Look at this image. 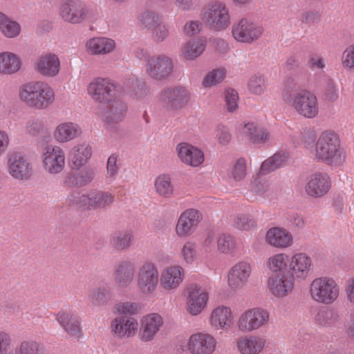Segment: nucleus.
Listing matches in <instances>:
<instances>
[{
  "instance_id": "43",
  "label": "nucleus",
  "mask_w": 354,
  "mask_h": 354,
  "mask_svg": "<svg viewBox=\"0 0 354 354\" xmlns=\"http://www.w3.org/2000/svg\"><path fill=\"white\" fill-rule=\"evenodd\" d=\"M0 32L6 38H15L21 32L19 24L0 12Z\"/></svg>"
},
{
  "instance_id": "20",
  "label": "nucleus",
  "mask_w": 354,
  "mask_h": 354,
  "mask_svg": "<svg viewBox=\"0 0 354 354\" xmlns=\"http://www.w3.org/2000/svg\"><path fill=\"white\" fill-rule=\"evenodd\" d=\"M164 325L162 315L150 313L142 317L138 328L139 339L143 342H149L155 339Z\"/></svg>"
},
{
  "instance_id": "59",
  "label": "nucleus",
  "mask_w": 354,
  "mask_h": 354,
  "mask_svg": "<svg viewBox=\"0 0 354 354\" xmlns=\"http://www.w3.org/2000/svg\"><path fill=\"white\" fill-rule=\"evenodd\" d=\"M118 159V156L115 153L111 154L107 160L106 163V178L110 180V181H113L115 180L119 167L117 165Z\"/></svg>"
},
{
  "instance_id": "41",
  "label": "nucleus",
  "mask_w": 354,
  "mask_h": 354,
  "mask_svg": "<svg viewBox=\"0 0 354 354\" xmlns=\"http://www.w3.org/2000/svg\"><path fill=\"white\" fill-rule=\"evenodd\" d=\"M206 48V41L203 38L192 39L186 42L181 49V56L187 60L200 57Z\"/></svg>"
},
{
  "instance_id": "42",
  "label": "nucleus",
  "mask_w": 354,
  "mask_h": 354,
  "mask_svg": "<svg viewBox=\"0 0 354 354\" xmlns=\"http://www.w3.org/2000/svg\"><path fill=\"white\" fill-rule=\"evenodd\" d=\"M290 256L285 252H278L270 256L266 262L268 270L272 272V274H281L287 271L289 266Z\"/></svg>"
},
{
  "instance_id": "57",
  "label": "nucleus",
  "mask_w": 354,
  "mask_h": 354,
  "mask_svg": "<svg viewBox=\"0 0 354 354\" xmlns=\"http://www.w3.org/2000/svg\"><path fill=\"white\" fill-rule=\"evenodd\" d=\"M115 310L119 316L133 315L138 312L139 308L138 304L135 302H120L115 305Z\"/></svg>"
},
{
  "instance_id": "48",
  "label": "nucleus",
  "mask_w": 354,
  "mask_h": 354,
  "mask_svg": "<svg viewBox=\"0 0 354 354\" xmlns=\"http://www.w3.org/2000/svg\"><path fill=\"white\" fill-rule=\"evenodd\" d=\"M267 80L263 75H252L248 82L250 93L255 95H261L266 91Z\"/></svg>"
},
{
  "instance_id": "39",
  "label": "nucleus",
  "mask_w": 354,
  "mask_h": 354,
  "mask_svg": "<svg viewBox=\"0 0 354 354\" xmlns=\"http://www.w3.org/2000/svg\"><path fill=\"white\" fill-rule=\"evenodd\" d=\"M91 154V146L82 142L73 147L69 153V158L75 167L80 168L86 163Z\"/></svg>"
},
{
  "instance_id": "7",
  "label": "nucleus",
  "mask_w": 354,
  "mask_h": 354,
  "mask_svg": "<svg viewBox=\"0 0 354 354\" xmlns=\"http://www.w3.org/2000/svg\"><path fill=\"white\" fill-rule=\"evenodd\" d=\"M202 19L212 30H224L230 25L229 9L223 1H212L203 8Z\"/></svg>"
},
{
  "instance_id": "26",
  "label": "nucleus",
  "mask_w": 354,
  "mask_h": 354,
  "mask_svg": "<svg viewBox=\"0 0 354 354\" xmlns=\"http://www.w3.org/2000/svg\"><path fill=\"white\" fill-rule=\"evenodd\" d=\"M173 62L169 57L160 55L150 57L146 65V72L152 78L163 80L173 71Z\"/></svg>"
},
{
  "instance_id": "33",
  "label": "nucleus",
  "mask_w": 354,
  "mask_h": 354,
  "mask_svg": "<svg viewBox=\"0 0 354 354\" xmlns=\"http://www.w3.org/2000/svg\"><path fill=\"white\" fill-rule=\"evenodd\" d=\"M266 242L278 249H286L293 244L292 234L286 229L273 227L269 229L265 236Z\"/></svg>"
},
{
  "instance_id": "29",
  "label": "nucleus",
  "mask_w": 354,
  "mask_h": 354,
  "mask_svg": "<svg viewBox=\"0 0 354 354\" xmlns=\"http://www.w3.org/2000/svg\"><path fill=\"white\" fill-rule=\"evenodd\" d=\"M267 346L268 341L261 335H243L236 340L239 354H261Z\"/></svg>"
},
{
  "instance_id": "11",
  "label": "nucleus",
  "mask_w": 354,
  "mask_h": 354,
  "mask_svg": "<svg viewBox=\"0 0 354 354\" xmlns=\"http://www.w3.org/2000/svg\"><path fill=\"white\" fill-rule=\"evenodd\" d=\"M186 311L192 316L199 315L207 307L209 291L199 283H192L185 289Z\"/></svg>"
},
{
  "instance_id": "4",
  "label": "nucleus",
  "mask_w": 354,
  "mask_h": 354,
  "mask_svg": "<svg viewBox=\"0 0 354 354\" xmlns=\"http://www.w3.org/2000/svg\"><path fill=\"white\" fill-rule=\"evenodd\" d=\"M340 288L331 277H320L313 279L309 285L310 299L318 304L330 305L337 301Z\"/></svg>"
},
{
  "instance_id": "1",
  "label": "nucleus",
  "mask_w": 354,
  "mask_h": 354,
  "mask_svg": "<svg viewBox=\"0 0 354 354\" xmlns=\"http://www.w3.org/2000/svg\"><path fill=\"white\" fill-rule=\"evenodd\" d=\"M295 87L293 80H287L281 93L283 101L304 118H317L319 114V104L316 95L308 89Z\"/></svg>"
},
{
  "instance_id": "28",
  "label": "nucleus",
  "mask_w": 354,
  "mask_h": 354,
  "mask_svg": "<svg viewBox=\"0 0 354 354\" xmlns=\"http://www.w3.org/2000/svg\"><path fill=\"white\" fill-rule=\"evenodd\" d=\"M55 319L71 338L78 340L82 337L81 319L75 311L62 310L56 314Z\"/></svg>"
},
{
  "instance_id": "16",
  "label": "nucleus",
  "mask_w": 354,
  "mask_h": 354,
  "mask_svg": "<svg viewBox=\"0 0 354 354\" xmlns=\"http://www.w3.org/2000/svg\"><path fill=\"white\" fill-rule=\"evenodd\" d=\"M8 173L18 181H26L32 178L33 167L31 161L19 153L12 154L7 162Z\"/></svg>"
},
{
  "instance_id": "40",
  "label": "nucleus",
  "mask_w": 354,
  "mask_h": 354,
  "mask_svg": "<svg viewBox=\"0 0 354 354\" xmlns=\"http://www.w3.org/2000/svg\"><path fill=\"white\" fill-rule=\"evenodd\" d=\"M289 158L288 153L281 151L274 153L262 162L259 171V174L264 176L284 166Z\"/></svg>"
},
{
  "instance_id": "44",
  "label": "nucleus",
  "mask_w": 354,
  "mask_h": 354,
  "mask_svg": "<svg viewBox=\"0 0 354 354\" xmlns=\"http://www.w3.org/2000/svg\"><path fill=\"white\" fill-rule=\"evenodd\" d=\"M154 187L156 193L164 198L171 197L174 192V187L168 174H160L155 180Z\"/></svg>"
},
{
  "instance_id": "27",
  "label": "nucleus",
  "mask_w": 354,
  "mask_h": 354,
  "mask_svg": "<svg viewBox=\"0 0 354 354\" xmlns=\"http://www.w3.org/2000/svg\"><path fill=\"white\" fill-rule=\"evenodd\" d=\"M189 93L183 87L167 88L163 90L159 97L161 104L171 110L184 106L189 101Z\"/></svg>"
},
{
  "instance_id": "38",
  "label": "nucleus",
  "mask_w": 354,
  "mask_h": 354,
  "mask_svg": "<svg viewBox=\"0 0 354 354\" xmlns=\"http://www.w3.org/2000/svg\"><path fill=\"white\" fill-rule=\"evenodd\" d=\"M21 67V59L15 53L11 52L0 53V73L12 75L17 73Z\"/></svg>"
},
{
  "instance_id": "12",
  "label": "nucleus",
  "mask_w": 354,
  "mask_h": 354,
  "mask_svg": "<svg viewBox=\"0 0 354 354\" xmlns=\"http://www.w3.org/2000/svg\"><path fill=\"white\" fill-rule=\"evenodd\" d=\"M159 272L156 264L151 261H145L139 268L137 274V288L143 295L153 294L158 286Z\"/></svg>"
},
{
  "instance_id": "8",
  "label": "nucleus",
  "mask_w": 354,
  "mask_h": 354,
  "mask_svg": "<svg viewBox=\"0 0 354 354\" xmlns=\"http://www.w3.org/2000/svg\"><path fill=\"white\" fill-rule=\"evenodd\" d=\"M75 195L73 194L68 197L70 204H76L86 210L104 209L114 201L113 194L97 189L87 191L77 198Z\"/></svg>"
},
{
  "instance_id": "52",
  "label": "nucleus",
  "mask_w": 354,
  "mask_h": 354,
  "mask_svg": "<svg viewBox=\"0 0 354 354\" xmlns=\"http://www.w3.org/2000/svg\"><path fill=\"white\" fill-rule=\"evenodd\" d=\"M109 291L104 288H95L88 293V299L94 306L104 305L109 299Z\"/></svg>"
},
{
  "instance_id": "3",
  "label": "nucleus",
  "mask_w": 354,
  "mask_h": 354,
  "mask_svg": "<svg viewBox=\"0 0 354 354\" xmlns=\"http://www.w3.org/2000/svg\"><path fill=\"white\" fill-rule=\"evenodd\" d=\"M315 158L330 167H337L344 163L346 151L337 133L332 130L322 132L315 145Z\"/></svg>"
},
{
  "instance_id": "6",
  "label": "nucleus",
  "mask_w": 354,
  "mask_h": 354,
  "mask_svg": "<svg viewBox=\"0 0 354 354\" xmlns=\"http://www.w3.org/2000/svg\"><path fill=\"white\" fill-rule=\"evenodd\" d=\"M270 322V312L262 307L243 310L236 321V327L242 333H251L266 327Z\"/></svg>"
},
{
  "instance_id": "50",
  "label": "nucleus",
  "mask_w": 354,
  "mask_h": 354,
  "mask_svg": "<svg viewBox=\"0 0 354 354\" xmlns=\"http://www.w3.org/2000/svg\"><path fill=\"white\" fill-rule=\"evenodd\" d=\"M226 69L218 68L209 71L203 78L202 84L205 88H209L221 83L225 77Z\"/></svg>"
},
{
  "instance_id": "36",
  "label": "nucleus",
  "mask_w": 354,
  "mask_h": 354,
  "mask_svg": "<svg viewBox=\"0 0 354 354\" xmlns=\"http://www.w3.org/2000/svg\"><path fill=\"white\" fill-rule=\"evenodd\" d=\"M136 273L134 263L129 260L119 262L114 268L113 278L121 288L128 287L133 281Z\"/></svg>"
},
{
  "instance_id": "47",
  "label": "nucleus",
  "mask_w": 354,
  "mask_h": 354,
  "mask_svg": "<svg viewBox=\"0 0 354 354\" xmlns=\"http://www.w3.org/2000/svg\"><path fill=\"white\" fill-rule=\"evenodd\" d=\"M131 239L132 236L129 232H120L111 236L110 244L116 250H127L131 245Z\"/></svg>"
},
{
  "instance_id": "19",
  "label": "nucleus",
  "mask_w": 354,
  "mask_h": 354,
  "mask_svg": "<svg viewBox=\"0 0 354 354\" xmlns=\"http://www.w3.org/2000/svg\"><path fill=\"white\" fill-rule=\"evenodd\" d=\"M252 267L247 261L236 263L229 270L227 275V285L232 290H238L244 288L252 276Z\"/></svg>"
},
{
  "instance_id": "37",
  "label": "nucleus",
  "mask_w": 354,
  "mask_h": 354,
  "mask_svg": "<svg viewBox=\"0 0 354 354\" xmlns=\"http://www.w3.org/2000/svg\"><path fill=\"white\" fill-rule=\"evenodd\" d=\"M86 50L91 55H105L115 48V41L107 37H93L87 41Z\"/></svg>"
},
{
  "instance_id": "46",
  "label": "nucleus",
  "mask_w": 354,
  "mask_h": 354,
  "mask_svg": "<svg viewBox=\"0 0 354 354\" xmlns=\"http://www.w3.org/2000/svg\"><path fill=\"white\" fill-rule=\"evenodd\" d=\"M24 129L29 135L37 136L44 133L46 131V127L42 118L32 116L25 122Z\"/></svg>"
},
{
  "instance_id": "9",
  "label": "nucleus",
  "mask_w": 354,
  "mask_h": 354,
  "mask_svg": "<svg viewBox=\"0 0 354 354\" xmlns=\"http://www.w3.org/2000/svg\"><path fill=\"white\" fill-rule=\"evenodd\" d=\"M40 159L44 171L49 175L59 174L65 169L66 156L59 146L47 145L43 147Z\"/></svg>"
},
{
  "instance_id": "64",
  "label": "nucleus",
  "mask_w": 354,
  "mask_h": 354,
  "mask_svg": "<svg viewBox=\"0 0 354 354\" xmlns=\"http://www.w3.org/2000/svg\"><path fill=\"white\" fill-rule=\"evenodd\" d=\"M215 133L217 142L221 145H227L231 141L232 136L230 130L225 126L218 127Z\"/></svg>"
},
{
  "instance_id": "55",
  "label": "nucleus",
  "mask_w": 354,
  "mask_h": 354,
  "mask_svg": "<svg viewBox=\"0 0 354 354\" xmlns=\"http://www.w3.org/2000/svg\"><path fill=\"white\" fill-rule=\"evenodd\" d=\"M341 64L344 69L354 71V44L348 45L343 50Z\"/></svg>"
},
{
  "instance_id": "15",
  "label": "nucleus",
  "mask_w": 354,
  "mask_h": 354,
  "mask_svg": "<svg viewBox=\"0 0 354 354\" xmlns=\"http://www.w3.org/2000/svg\"><path fill=\"white\" fill-rule=\"evenodd\" d=\"M295 286V279L288 272L272 274L266 281L268 291L277 299H283L290 295Z\"/></svg>"
},
{
  "instance_id": "56",
  "label": "nucleus",
  "mask_w": 354,
  "mask_h": 354,
  "mask_svg": "<svg viewBox=\"0 0 354 354\" xmlns=\"http://www.w3.org/2000/svg\"><path fill=\"white\" fill-rule=\"evenodd\" d=\"M246 174V161L243 158H240L232 167L230 172V177L233 178L235 181H241L245 177Z\"/></svg>"
},
{
  "instance_id": "49",
  "label": "nucleus",
  "mask_w": 354,
  "mask_h": 354,
  "mask_svg": "<svg viewBox=\"0 0 354 354\" xmlns=\"http://www.w3.org/2000/svg\"><path fill=\"white\" fill-rule=\"evenodd\" d=\"M232 225L239 230L250 231L256 226V222L248 214H239L234 216Z\"/></svg>"
},
{
  "instance_id": "51",
  "label": "nucleus",
  "mask_w": 354,
  "mask_h": 354,
  "mask_svg": "<svg viewBox=\"0 0 354 354\" xmlns=\"http://www.w3.org/2000/svg\"><path fill=\"white\" fill-rule=\"evenodd\" d=\"M44 351L43 345L33 340H25L21 342L15 353L9 354H41Z\"/></svg>"
},
{
  "instance_id": "58",
  "label": "nucleus",
  "mask_w": 354,
  "mask_h": 354,
  "mask_svg": "<svg viewBox=\"0 0 354 354\" xmlns=\"http://www.w3.org/2000/svg\"><path fill=\"white\" fill-rule=\"evenodd\" d=\"M93 172L91 169H84L77 171L73 176V183L77 186L85 185L93 180Z\"/></svg>"
},
{
  "instance_id": "53",
  "label": "nucleus",
  "mask_w": 354,
  "mask_h": 354,
  "mask_svg": "<svg viewBox=\"0 0 354 354\" xmlns=\"http://www.w3.org/2000/svg\"><path fill=\"white\" fill-rule=\"evenodd\" d=\"M322 90L326 100L330 102H334L338 99V87L333 80L327 78L324 82Z\"/></svg>"
},
{
  "instance_id": "62",
  "label": "nucleus",
  "mask_w": 354,
  "mask_h": 354,
  "mask_svg": "<svg viewBox=\"0 0 354 354\" xmlns=\"http://www.w3.org/2000/svg\"><path fill=\"white\" fill-rule=\"evenodd\" d=\"M239 95L234 89H227L225 91V102L227 110L234 111L238 107Z\"/></svg>"
},
{
  "instance_id": "23",
  "label": "nucleus",
  "mask_w": 354,
  "mask_h": 354,
  "mask_svg": "<svg viewBox=\"0 0 354 354\" xmlns=\"http://www.w3.org/2000/svg\"><path fill=\"white\" fill-rule=\"evenodd\" d=\"M239 135L253 145H262L268 142L270 133L265 127L254 122H244L238 129Z\"/></svg>"
},
{
  "instance_id": "61",
  "label": "nucleus",
  "mask_w": 354,
  "mask_h": 354,
  "mask_svg": "<svg viewBox=\"0 0 354 354\" xmlns=\"http://www.w3.org/2000/svg\"><path fill=\"white\" fill-rule=\"evenodd\" d=\"M152 37L156 41H162L169 35V30L166 26L159 22L152 29Z\"/></svg>"
},
{
  "instance_id": "17",
  "label": "nucleus",
  "mask_w": 354,
  "mask_h": 354,
  "mask_svg": "<svg viewBox=\"0 0 354 354\" xmlns=\"http://www.w3.org/2000/svg\"><path fill=\"white\" fill-rule=\"evenodd\" d=\"M87 93L95 102L105 103L115 97L116 86L109 79L97 77L88 84Z\"/></svg>"
},
{
  "instance_id": "5",
  "label": "nucleus",
  "mask_w": 354,
  "mask_h": 354,
  "mask_svg": "<svg viewBox=\"0 0 354 354\" xmlns=\"http://www.w3.org/2000/svg\"><path fill=\"white\" fill-rule=\"evenodd\" d=\"M265 29L259 22L248 17H243L234 22L231 28V35L238 43L252 44L263 35Z\"/></svg>"
},
{
  "instance_id": "32",
  "label": "nucleus",
  "mask_w": 354,
  "mask_h": 354,
  "mask_svg": "<svg viewBox=\"0 0 354 354\" xmlns=\"http://www.w3.org/2000/svg\"><path fill=\"white\" fill-rule=\"evenodd\" d=\"M82 134V129L76 122L67 121L58 124L53 131V138L58 143L73 141Z\"/></svg>"
},
{
  "instance_id": "31",
  "label": "nucleus",
  "mask_w": 354,
  "mask_h": 354,
  "mask_svg": "<svg viewBox=\"0 0 354 354\" xmlns=\"http://www.w3.org/2000/svg\"><path fill=\"white\" fill-rule=\"evenodd\" d=\"M185 277V270L180 265H172L163 269L160 277L162 288L174 290L180 286Z\"/></svg>"
},
{
  "instance_id": "34",
  "label": "nucleus",
  "mask_w": 354,
  "mask_h": 354,
  "mask_svg": "<svg viewBox=\"0 0 354 354\" xmlns=\"http://www.w3.org/2000/svg\"><path fill=\"white\" fill-rule=\"evenodd\" d=\"M315 322L322 327L331 330L342 328V319L338 310L333 308H325L319 310L315 317Z\"/></svg>"
},
{
  "instance_id": "13",
  "label": "nucleus",
  "mask_w": 354,
  "mask_h": 354,
  "mask_svg": "<svg viewBox=\"0 0 354 354\" xmlns=\"http://www.w3.org/2000/svg\"><path fill=\"white\" fill-rule=\"evenodd\" d=\"M202 212L196 208H189L183 211L178 218L175 234L180 239L191 236L203 221Z\"/></svg>"
},
{
  "instance_id": "10",
  "label": "nucleus",
  "mask_w": 354,
  "mask_h": 354,
  "mask_svg": "<svg viewBox=\"0 0 354 354\" xmlns=\"http://www.w3.org/2000/svg\"><path fill=\"white\" fill-rule=\"evenodd\" d=\"M217 348L216 338L205 331L192 333L183 345V350L189 354H214Z\"/></svg>"
},
{
  "instance_id": "54",
  "label": "nucleus",
  "mask_w": 354,
  "mask_h": 354,
  "mask_svg": "<svg viewBox=\"0 0 354 354\" xmlns=\"http://www.w3.org/2000/svg\"><path fill=\"white\" fill-rule=\"evenodd\" d=\"M235 247L233 236L227 234H221L217 238V249L223 254L230 253Z\"/></svg>"
},
{
  "instance_id": "30",
  "label": "nucleus",
  "mask_w": 354,
  "mask_h": 354,
  "mask_svg": "<svg viewBox=\"0 0 354 354\" xmlns=\"http://www.w3.org/2000/svg\"><path fill=\"white\" fill-rule=\"evenodd\" d=\"M35 71L41 76L54 77L61 69L60 59L57 55L46 53L40 55L35 65Z\"/></svg>"
},
{
  "instance_id": "35",
  "label": "nucleus",
  "mask_w": 354,
  "mask_h": 354,
  "mask_svg": "<svg viewBox=\"0 0 354 354\" xmlns=\"http://www.w3.org/2000/svg\"><path fill=\"white\" fill-rule=\"evenodd\" d=\"M106 109L101 114V118L107 128H110L115 124L123 120L127 111V106L120 100L107 102Z\"/></svg>"
},
{
  "instance_id": "2",
  "label": "nucleus",
  "mask_w": 354,
  "mask_h": 354,
  "mask_svg": "<svg viewBox=\"0 0 354 354\" xmlns=\"http://www.w3.org/2000/svg\"><path fill=\"white\" fill-rule=\"evenodd\" d=\"M19 99L27 106L36 110H46L55 101V92L50 85L37 80L26 83L19 88Z\"/></svg>"
},
{
  "instance_id": "18",
  "label": "nucleus",
  "mask_w": 354,
  "mask_h": 354,
  "mask_svg": "<svg viewBox=\"0 0 354 354\" xmlns=\"http://www.w3.org/2000/svg\"><path fill=\"white\" fill-rule=\"evenodd\" d=\"M234 313L231 307L221 304L214 307L208 317V324L213 330H230L234 324Z\"/></svg>"
},
{
  "instance_id": "24",
  "label": "nucleus",
  "mask_w": 354,
  "mask_h": 354,
  "mask_svg": "<svg viewBox=\"0 0 354 354\" xmlns=\"http://www.w3.org/2000/svg\"><path fill=\"white\" fill-rule=\"evenodd\" d=\"M139 328L138 320L131 316H117L110 324L112 334L120 339L132 338Z\"/></svg>"
},
{
  "instance_id": "25",
  "label": "nucleus",
  "mask_w": 354,
  "mask_h": 354,
  "mask_svg": "<svg viewBox=\"0 0 354 354\" xmlns=\"http://www.w3.org/2000/svg\"><path fill=\"white\" fill-rule=\"evenodd\" d=\"M289 271L295 279H305L313 268L311 257L304 252L293 254L289 259Z\"/></svg>"
},
{
  "instance_id": "60",
  "label": "nucleus",
  "mask_w": 354,
  "mask_h": 354,
  "mask_svg": "<svg viewBox=\"0 0 354 354\" xmlns=\"http://www.w3.org/2000/svg\"><path fill=\"white\" fill-rule=\"evenodd\" d=\"M140 21L144 26L151 30L160 22V17L153 12H145L140 16Z\"/></svg>"
},
{
  "instance_id": "21",
  "label": "nucleus",
  "mask_w": 354,
  "mask_h": 354,
  "mask_svg": "<svg viewBox=\"0 0 354 354\" xmlns=\"http://www.w3.org/2000/svg\"><path fill=\"white\" fill-rule=\"evenodd\" d=\"M330 176L324 172H316L308 176L306 180L305 192L312 198L326 196L331 188Z\"/></svg>"
},
{
  "instance_id": "45",
  "label": "nucleus",
  "mask_w": 354,
  "mask_h": 354,
  "mask_svg": "<svg viewBox=\"0 0 354 354\" xmlns=\"http://www.w3.org/2000/svg\"><path fill=\"white\" fill-rule=\"evenodd\" d=\"M196 243L192 241H186L182 246L179 257L185 265H192L198 259Z\"/></svg>"
},
{
  "instance_id": "22",
  "label": "nucleus",
  "mask_w": 354,
  "mask_h": 354,
  "mask_svg": "<svg viewBox=\"0 0 354 354\" xmlns=\"http://www.w3.org/2000/svg\"><path fill=\"white\" fill-rule=\"evenodd\" d=\"M175 150L178 160L186 166L198 167L205 161L203 151L189 142H182L177 144Z\"/></svg>"
},
{
  "instance_id": "63",
  "label": "nucleus",
  "mask_w": 354,
  "mask_h": 354,
  "mask_svg": "<svg viewBox=\"0 0 354 354\" xmlns=\"http://www.w3.org/2000/svg\"><path fill=\"white\" fill-rule=\"evenodd\" d=\"M202 24L198 20H191L185 23L183 27V32L187 37H192L200 32Z\"/></svg>"
},
{
  "instance_id": "14",
  "label": "nucleus",
  "mask_w": 354,
  "mask_h": 354,
  "mask_svg": "<svg viewBox=\"0 0 354 354\" xmlns=\"http://www.w3.org/2000/svg\"><path fill=\"white\" fill-rule=\"evenodd\" d=\"M59 14L64 21L72 24H81L91 15L89 9L78 0H63Z\"/></svg>"
}]
</instances>
